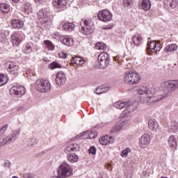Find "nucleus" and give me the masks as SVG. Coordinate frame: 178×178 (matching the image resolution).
Segmentation results:
<instances>
[{
  "label": "nucleus",
  "instance_id": "obj_1",
  "mask_svg": "<svg viewBox=\"0 0 178 178\" xmlns=\"http://www.w3.org/2000/svg\"><path fill=\"white\" fill-rule=\"evenodd\" d=\"M161 87L163 88V92L165 95H161L160 98L155 99L153 97L154 92L149 90L148 87H141L136 90L138 95H145V97H140V102L143 104H147V105H155L159 101L165 99L168 97V94L175 91L178 88V79L177 80H170L165 81L161 83Z\"/></svg>",
  "mask_w": 178,
  "mask_h": 178
},
{
  "label": "nucleus",
  "instance_id": "obj_2",
  "mask_svg": "<svg viewBox=\"0 0 178 178\" xmlns=\"http://www.w3.org/2000/svg\"><path fill=\"white\" fill-rule=\"evenodd\" d=\"M58 176H53L50 178H68L73 175V168L72 165L67 162H63L58 167Z\"/></svg>",
  "mask_w": 178,
  "mask_h": 178
},
{
  "label": "nucleus",
  "instance_id": "obj_3",
  "mask_svg": "<svg viewBox=\"0 0 178 178\" xmlns=\"http://www.w3.org/2000/svg\"><path fill=\"white\" fill-rule=\"evenodd\" d=\"M79 30L85 35L91 34L94 31V24L91 19H82L79 24Z\"/></svg>",
  "mask_w": 178,
  "mask_h": 178
},
{
  "label": "nucleus",
  "instance_id": "obj_4",
  "mask_svg": "<svg viewBox=\"0 0 178 178\" xmlns=\"http://www.w3.org/2000/svg\"><path fill=\"white\" fill-rule=\"evenodd\" d=\"M19 136H20V130L14 131L12 134H10L5 138L0 137V149L2 148V147H4V145L12 144L13 141H15L17 139Z\"/></svg>",
  "mask_w": 178,
  "mask_h": 178
},
{
  "label": "nucleus",
  "instance_id": "obj_5",
  "mask_svg": "<svg viewBox=\"0 0 178 178\" xmlns=\"http://www.w3.org/2000/svg\"><path fill=\"white\" fill-rule=\"evenodd\" d=\"M35 88L39 92H49L51 91V83L48 80L38 79L35 83Z\"/></svg>",
  "mask_w": 178,
  "mask_h": 178
},
{
  "label": "nucleus",
  "instance_id": "obj_6",
  "mask_svg": "<svg viewBox=\"0 0 178 178\" xmlns=\"http://www.w3.org/2000/svg\"><path fill=\"white\" fill-rule=\"evenodd\" d=\"M124 81L127 84H138L140 83V74L136 71H129L124 75Z\"/></svg>",
  "mask_w": 178,
  "mask_h": 178
},
{
  "label": "nucleus",
  "instance_id": "obj_7",
  "mask_svg": "<svg viewBox=\"0 0 178 178\" xmlns=\"http://www.w3.org/2000/svg\"><path fill=\"white\" fill-rule=\"evenodd\" d=\"M38 17L39 21L44 27H48L52 24V19L48 17V11L47 9L43 8L38 13Z\"/></svg>",
  "mask_w": 178,
  "mask_h": 178
},
{
  "label": "nucleus",
  "instance_id": "obj_8",
  "mask_svg": "<svg viewBox=\"0 0 178 178\" xmlns=\"http://www.w3.org/2000/svg\"><path fill=\"white\" fill-rule=\"evenodd\" d=\"M10 94L12 97L21 98V97H23L26 94V88L24 86H14L10 89Z\"/></svg>",
  "mask_w": 178,
  "mask_h": 178
},
{
  "label": "nucleus",
  "instance_id": "obj_9",
  "mask_svg": "<svg viewBox=\"0 0 178 178\" xmlns=\"http://www.w3.org/2000/svg\"><path fill=\"white\" fill-rule=\"evenodd\" d=\"M112 13L108 10H102L98 13L97 17L101 22H104V23H108V22H111L113 17Z\"/></svg>",
  "mask_w": 178,
  "mask_h": 178
},
{
  "label": "nucleus",
  "instance_id": "obj_10",
  "mask_svg": "<svg viewBox=\"0 0 178 178\" xmlns=\"http://www.w3.org/2000/svg\"><path fill=\"white\" fill-rule=\"evenodd\" d=\"M24 34L22 31H15L11 34L10 38L14 45H19L23 41Z\"/></svg>",
  "mask_w": 178,
  "mask_h": 178
},
{
  "label": "nucleus",
  "instance_id": "obj_11",
  "mask_svg": "<svg viewBox=\"0 0 178 178\" xmlns=\"http://www.w3.org/2000/svg\"><path fill=\"white\" fill-rule=\"evenodd\" d=\"M97 60L102 66H108L111 62V57L108 53L102 52L99 55Z\"/></svg>",
  "mask_w": 178,
  "mask_h": 178
},
{
  "label": "nucleus",
  "instance_id": "obj_12",
  "mask_svg": "<svg viewBox=\"0 0 178 178\" xmlns=\"http://www.w3.org/2000/svg\"><path fill=\"white\" fill-rule=\"evenodd\" d=\"M151 144V135L145 134L139 139V145L141 148H147Z\"/></svg>",
  "mask_w": 178,
  "mask_h": 178
},
{
  "label": "nucleus",
  "instance_id": "obj_13",
  "mask_svg": "<svg viewBox=\"0 0 178 178\" xmlns=\"http://www.w3.org/2000/svg\"><path fill=\"white\" fill-rule=\"evenodd\" d=\"M6 66L8 72L11 74H17L19 73V65H16L15 62L8 61L6 63Z\"/></svg>",
  "mask_w": 178,
  "mask_h": 178
},
{
  "label": "nucleus",
  "instance_id": "obj_14",
  "mask_svg": "<svg viewBox=\"0 0 178 178\" xmlns=\"http://www.w3.org/2000/svg\"><path fill=\"white\" fill-rule=\"evenodd\" d=\"M66 74L63 72L60 71L56 74V83L57 86H63L66 83Z\"/></svg>",
  "mask_w": 178,
  "mask_h": 178
},
{
  "label": "nucleus",
  "instance_id": "obj_15",
  "mask_svg": "<svg viewBox=\"0 0 178 178\" xmlns=\"http://www.w3.org/2000/svg\"><path fill=\"white\" fill-rule=\"evenodd\" d=\"M162 47L161 44L157 43L155 41H151L147 42V49H149L151 52H159Z\"/></svg>",
  "mask_w": 178,
  "mask_h": 178
},
{
  "label": "nucleus",
  "instance_id": "obj_16",
  "mask_svg": "<svg viewBox=\"0 0 178 178\" xmlns=\"http://www.w3.org/2000/svg\"><path fill=\"white\" fill-rule=\"evenodd\" d=\"M80 151V145L79 143H70L65 148V154H70V152H76Z\"/></svg>",
  "mask_w": 178,
  "mask_h": 178
},
{
  "label": "nucleus",
  "instance_id": "obj_17",
  "mask_svg": "<svg viewBox=\"0 0 178 178\" xmlns=\"http://www.w3.org/2000/svg\"><path fill=\"white\" fill-rule=\"evenodd\" d=\"M53 5L56 9H60V10H65L67 6V0H54Z\"/></svg>",
  "mask_w": 178,
  "mask_h": 178
},
{
  "label": "nucleus",
  "instance_id": "obj_18",
  "mask_svg": "<svg viewBox=\"0 0 178 178\" xmlns=\"http://www.w3.org/2000/svg\"><path fill=\"white\" fill-rule=\"evenodd\" d=\"M138 7L139 9L142 10H145V12L151 9V1L150 0H140L138 2Z\"/></svg>",
  "mask_w": 178,
  "mask_h": 178
},
{
  "label": "nucleus",
  "instance_id": "obj_19",
  "mask_svg": "<svg viewBox=\"0 0 178 178\" xmlns=\"http://www.w3.org/2000/svg\"><path fill=\"white\" fill-rule=\"evenodd\" d=\"M60 27L64 31H73L76 29V25L72 22H60L59 28Z\"/></svg>",
  "mask_w": 178,
  "mask_h": 178
},
{
  "label": "nucleus",
  "instance_id": "obj_20",
  "mask_svg": "<svg viewBox=\"0 0 178 178\" xmlns=\"http://www.w3.org/2000/svg\"><path fill=\"white\" fill-rule=\"evenodd\" d=\"M114 107L117 109H123V108H133V104L130 102L119 101L114 104Z\"/></svg>",
  "mask_w": 178,
  "mask_h": 178
},
{
  "label": "nucleus",
  "instance_id": "obj_21",
  "mask_svg": "<svg viewBox=\"0 0 178 178\" xmlns=\"http://www.w3.org/2000/svg\"><path fill=\"white\" fill-rule=\"evenodd\" d=\"M163 6L165 9H175L177 6V0H164Z\"/></svg>",
  "mask_w": 178,
  "mask_h": 178
},
{
  "label": "nucleus",
  "instance_id": "obj_22",
  "mask_svg": "<svg viewBox=\"0 0 178 178\" xmlns=\"http://www.w3.org/2000/svg\"><path fill=\"white\" fill-rule=\"evenodd\" d=\"M131 108L132 107L125 108L126 109L120 114V118H127V120H128V122L129 120H131Z\"/></svg>",
  "mask_w": 178,
  "mask_h": 178
},
{
  "label": "nucleus",
  "instance_id": "obj_23",
  "mask_svg": "<svg viewBox=\"0 0 178 178\" xmlns=\"http://www.w3.org/2000/svg\"><path fill=\"white\" fill-rule=\"evenodd\" d=\"M99 142L102 145H106L107 144L113 143V138L108 136H102L99 139Z\"/></svg>",
  "mask_w": 178,
  "mask_h": 178
},
{
  "label": "nucleus",
  "instance_id": "obj_24",
  "mask_svg": "<svg viewBox=\"0 0 178 178\" xmlns=\"http://www.w3.org/2000/svg\"><path fill=\"white\" fill-rule=\"evenodd\" d=\"M148 127L150 130H152L153 131H156V130H158V128L159 127V124H158V122H156V120L151 119L149 120Z\"/></svg>",
  "mask_w": 178,
  "mask_h": 178
},
{
  "label": "nucleus",
  "instance_id": "obj_25",
  "mask_svg": "<svg viewBox=\"0 0 178 178\" xmlns=\"http://www.w3.org/2000/svg\"><path fill=\"white\" fill-rule=\"evenodd\" d=\"M61 42L64 45H66L67 47H72L73 45V43L74 42V40L72 38H69L67 36H64L61 39Z\"/></svg>",
  "mask_w": 178,
  "mask_h": 178
},
{
  "label": "nucleus",
  "instance_id": "obj_26",
  "mask_svg": "<svg viewBox=\"0 0 178 178\" xmlns=\"http://www.w3.org/2000/svg\"><path fill=\"white\" fill-rule=\"evenodd\" d=\"M24 26L23 21L19 20V19H13L12 21V26L13 29H15V30H19V29H22Z\"/></svg>",
  "mask_w": 178,
  "mask_h": 178
},
{
  "label": "nucleus",
  "instance_id": "obj_27",
  "mask_svg": "<svg viewBox=\"0 0 178 178\" xmlns=\"http://www.w3.org/2000/svg\"><path fill=\"white\" fill-rule=\"evenodd\" d=\"M131 41L134 45L138 47V45H141V44H143V38H141L140 35H136L131 38Z\"/></svg>",
  "mask_w": 178,
  "mask_h": 178
},
{
  "label": "nucleus",
  "instance_id": "obj_28",
  "mask_svg": "<svg viewBox=\"0 0 178 178\" xmlns=\"http://www.w3.org/2000/svg\"><path fill=\"white\" fill-rule=\"evenodd\" d=\"M168 141L171 148H173L175 149L177 147V142L176 141V138L175 137V136H170V137L168 139Z\"/></svg>",
  "mask_w": 178,
  "mask_h": 178
},
{
  "label": "nucleus",
  "instance_id": "obj_29",
  "mask_svg": "<svg viewBox=\"0 0 178 178\" xmlns=\"http://www.w3.org/2000/svg\"><path fill=\"white\" fill-rule=\"evenodd\" d=\"M176 49H177V44H171L167 45L164 48V52H165L166 54H169V52H174V51H176Z\"/></svg>",
  "mask_w": 178,
  "mask_h": 178
},
{
  "label": "nucleus",
  "instance_id": "obj_30",
  "mask_svg": "<svg viewBox=\"0 0 178 178\" xmlns=\"http://www.w3.org/2000/svg\"><path fill=\"white\" fill-rule=\"evenodd\" d=\"M67 158L70 163H75V162L79 161V156L74 153L67 154Z\"/></svg>",
  "mask_w": 178,
  "mask_h": 178
},
{
  "label": "nucleus",
  "instance_id": "obj_31",
  "mask_svg": "<svg viewBox=\"0 0 178 178\" xmlns=\"http://www.w3.org/2000/svg\"><path fill=\"white\" fill-rule=\"evenodd\" d=\"M22 12L25 13V15H29V13H31L33 12V9L31 8V4L30 3H26L22 8Z\"/></svg>",
  "mask_w": 178,
  "mask_h": 178
},
{
  "label": "nucleus",
  "instance_id": "obj_32",
  "mask_svg": "<svg viewBox=\"0 0 178 178\" xmlns=\"http://www.w3.org/2000/svg\"><path fill=\"white\" fill-rule=\"evenodd\" d=\"M33 51V48L31 47V44L30 43H26L22 47V51L24 54H31Z\"/></svg>",
  "mask_w": 178,
  "mask_h": 178
},
{
  "label": "nucleus",
  "instance_id": "obj_33",
  "mask_svg": "<svg viewBox=\"0 0 178 178\" xmlns=\"http://www.w3.org/2000/svg\"><path fill=\"white\" fill-rule=\"evenodd\" d=\"M0 10L2 12V13L6 14L9 13V10H10V7L8 3H1L0 5Z\"/></svg>",
  "mask_w": 178,
  "mask_h": 178
},
{
  "label": "nucleus",
  "instance_id": "obj_34",
  "mask_svg": "<svg viewBox=\"0 0 178 178\" xmlns=\"http://www.w3.org/2000/svg\"><path fill=\"white\" fill-rule=\"evenodd\" d=\"M44 44L45 45V47L47 48V49H49V51H54V49H55V45H54V44H52L51 41L44 40Z\"/></svg>",
  "mask_w": 178,
  "mask_h": 178
},
{
  "label": "nucleus",
  "instance_id": "obj_35",
  "mask_svg": "<svg viewBox=\"0 0 178 178\" xmlns=\"http://www.w3.org/2000/svg\"><path fill=\"white\" fill-rule=\"evenodd\" d=\"M134 0H123L122 1L123 6L124 8H127L128 9H130V8H132L133 5H134Z\"/></svg>",
  "mask_w": 178,
  "mask_h": 178
},
{
  "label": "nucleus",
  "instance_id": "obj_36",
  "mask_svg": "<svg viewBox=\"0 0 178 178\" xmlns=\"http://www.w3.org/2000/svg\"><path fill=\"white\" fill-rule=\"evenodd\" d=\"M73 62L75 63V65L81 66V65L84 64V59L81 57L76 56L73 58Z\"/></svg>",
  "mask_w": 178,
  "mask_h": 178
},
{
  "label": "nucleus",
  "instance_id": "obj_37",
  "mask_svg": "<svg viewBox=\"0 0 178 178\" xmlns=\"http://www.w3.org/2000/svg\"><path fill=\"white\" fill-rule=\"evenodd\" d=\"M129 123V120H124L122 122L117 123L115 127L117 129V131H120L122 130V127L124 126V124H127Z\"/></svg>",
  "mask_w": 178,
  "mask_h": 178
},
{
  "label": "nucleus",
  "instance_id": "obj_38",
  "mask_svg": "<svg viewBox=\"0 0 178 178\" xmlns=\"http://www.w3.org/2000/svg\"><path fill=\"white\" fill-rule=\"evenodd\" d=\"M8 83V77H6L4 74H0V87L2 86H5Z\"/></svg>",
  "mask_w": 178,
  "mask_h": 178
},
{
  "label": "nucleus",
  "instance_id": "obj_39",
  "mask_svg": "<svg viewBox=\"0 0 178 178\" xmlns=\"http://www.w3.org/2000/svg\"><path fill=\"white\" fill-rule=\"evenodd\" d=\"M106 91H108V88L98 87L95 90V93L97 94V95H99V94H104V92H106Z\"/></svg>",
  "mask_w": 178,
  "mask_h": 178
},
{
  "label": "nucleus",
  "instance_id": "obj_40",
  "mask_svg": "<svg viewBox=\"0 0 178 178\" xmlns=\"http://www.w3.org/2000/svg\"><path fill=\"white\" fill-rule=\"evenodd\" d=\"M170 129L173 131V133H175V131H177L178 130V122L176 121L171 122Z\"/></svg>",
  "mask_w": 178,
  "mask_h": 178
},
{
  "label": "nucleus",
  "instance_id": "obj_41",
  "mask_svg": "<svg viewBox=\"0 0 178 178\" xmlns=\"http://www.w3.org/2000/svg\"><path fill=\"white\" fill-rule=\"evenodd\" d=\"M96 49L105 51L106 49V44L104 42H97L95 45Z\"/></svg>",
  "mask_w": 178,
  "mask_h": 178
},
{
  "label": "nucleus",
  "instance_id": "obj_42",
  "mask_svg": "<svg viewBox=\"0 0 178 178\" xmlns=\"http://www.w3.org/2000/svg\"><path fill=\"white\" fill-rule=\"evenodd\" d=\"M86 134L88 135V138L91 139L92 138H95V137H97V136H98V132H97V131H88L86 132Z\"/></svg>",
  "mask_w": 178,
  "mask_h": 178
},
{
  "label": "nucleus",
  "instance_id": "obj_43",
  "mask_svg": "<svg viewBox=\"0 0 178 178\" xmlns=\"http://www.w3.org/2000/svg\"><path fill=\"white\" fill-rule=\"evenodd\" d=\"M50 68L51 69V70H54V69H60L61 66L60 64L56 63V62H53L51 63H50Z\"/></svg>",
  "mask_w": 178,
  "mask_h": 178
},
{
  "label": "nucleus",
  "instance_id": "obj_44",
  "mask_svg": "<svg viewBox=\"0 0 178 178\" xmlns=\"http://www.w3.org/2000/svg\"><path fill=\"white\" fill-rule=\"evenodd\" d=\"M131 150H130V148L127 147L125 149L122 150L121 153V156L126 157L127 155H129V152H131Z\"/></svg>",
  "mask_w": 178,
  "mask_h": 178
},
{
  "label": "nucleus",
  "instance_id": "obj_45",
  "mask_svg": "<svg viewBox=\"0 0 178 178\" xmlns=\"http://www.w3.org/2000/svg\"><path fill=\"white\" fill-rule=\"evenodd\" d=\"M6 41H8L6 35L3 33H0V42H1L2 44H5Z\"/></svg>",
  "mask_w": 178,
  "mask_h": 178
},
{
  "label": "nucleus",
  "instance_id": "obj_46",
  "mask_svg": "<svg viewBox=\"0 0 178 178\" xmlns=\"http://www.w3.org/2000/svg\"><path fill=\"white\" fill-rule=\"evenodd\" d=\"M8 125L5 124L1 129H0V137L5 134V131L8 129Z\"/></svg>",
  "mask_w": 178,
  "mask_h": 178
},
{
  "label": "nucleus",
  "instance_id": "obj_47",
  "mask_svg": "<svg viewBox=\"0 0 178 178\" xmlns=\"http://www.w3.org/2000/svg\"><path fill=\"white\" fill-rule=\"evenodd\" d=\"M90 154H92V155H95L97 154V148L94 146H91L89 149Z\"/></svg>",
  "mask_w": 178,
  "mask_h": 178
},
{
  "label": "nucleus",
  "instance_id": "obj_48",
  "mask_svg": "<svg viewBox=\"0 0 178 178\" xmlns=\"http://www.w3.org/2000/svg\"><path fill=\"white\" fill-rule=\"evenodd\" d=\"M26 77H31V76H34V72L33 70H28L26 71Z\"/></svg>",
  "mask_w": 178,
  "mask_h": 178
},
{
  "label": "nucleus",
  "instance_id": "obj_49",
  "mask_svg": "<svg viewBox=\"0 0 178 178\" xmlns=\"http://www.w3.org/2000/svg\"><path fill=\"white\" fill-rule=\"evenodd\" d=\"M17 112L19 114L24 113V112H26V109L24 106H21L17 109Z\"/></svg>",
  "mask_w": 178,
  "mask_h": 178
},
{
  "label": "nucleus",
  "instance_id": "obj_50",
  "mask_svg": "<svg viewBox=\"0 0 178 178\" xmlns=\"http://www.w3.org/2000/svg\"><path fill=\"white\" fill-rule=\"evenodd\" d=\"M60 57L63 58V59H66V58H67V54L62 51L60 53Z\"/></svg>",
  "mask_w": 178,
  "mask_h": 178
},
{
  "label": "nucleus",
  "instance_id": "obj_51",
  "mask_svg": "<svg viewBox=\"0 0 178 178\" xmlns=\"http://www.w3.org/2000/svg\"><path fill=\"white\" fill-rule=\"evenodd\" d=\"M111 133H112L113 134H115L116 133H119V131H118V129H116V127L115 126L111 129Z\"/></svg>",
  "mask_w": 178,
  "mask_h": 178
},
{
  "label": "nucleus",
  "instance_id": "obj_52",
  "mask_svg": "<svg viewBox=\"0 0 178 178\" xmlns=\"http://www.w3.org/2000/svg\"><path fill=\"white\" fill-rule=\"evenodd\" d=\"M44 0H35V3L37 5H42L44 3Z\"/></svg>",
  "mask_w": 178,
  "mask_h": 178
},
{
  "label": "nucleus",
  "instance_id": "obj_53",
  "mask_svg": "<svg viewBox=\"0 0 178 178\" xmlns=\"http://www.w3.org/2000/svg\"><path fill=\"white\" fill-rule=\"evenodd\" d=\"M113 26L112 25H108L106 26H104L103 29L104 30H111V29H113Z\"/></svg>",
  "mask_w": 178,
  "mask_h": 178
},
{
  "label": "nucleus",
  "instance_id": "obj_54",
  "mask_svg": "<svg viewBox=\"0 0 178 178\" xmlns=\"http://www.w3.org/2000/svg\"><path fill=\"white\" fill-rule=\"evenodd\" d=\"M24 178H33V176L30 173H26L24 175Z\"/></svg>",
  "mask_w": 178,
  "mask_h": 178
},
{
  "label": "nucleus",
  "instance_id": "obj_55",
  "mask_svg": "<svg viewBox=\"0 0 178 178\" xmlns=\"http://www.w3.org/2000/svg\"><path fill=\"white\" fill-rule=\"evenodd\" d=\"M4 165L6 166V168H10V162H9V161L5 162Z\"/></svg>",
  "mask_w": 178,
  "mask_h": 178
},
{
  "label": "nucleus",
  "instance_id": "obj_56",
  "mask_svg": "<svg viewBox=\"0 0 178 178\" xmlns=\"http://www.w3.org/2000/svg\"><path fill=\"white\" fill-rule=\"evenodd\" d=\"M13 2H15V3H17L20 0H12Z\"/></svg>",
  "mask_w": 178,
  "mask_h": 178
},
{
  "label": "nucleus",
  "instance_id": "obj_57",
  "mask_svg": "<svg viewBox=\"0 0 178 178\" xmlns=\"http://www.w3.org/2000/svg\"><path fill=\"white\" fill-rule=\"evenodd\" d=\"M119 59V57L117 56V57H114V60H118Z\"/></svg>",
  "mask_w": 178,
  "mask_h": 178
},
{
  "label": "nucleus",
  "instance_id": "obj_58",
  "mask_svg": "<svg viewBox=\"0 0 178 178\" xmlns=\"http://www.w3.org/2000/svg\"><path fill=\"white\" fill-rule=\"evenodd\" d=\"M29 145H34V143H29Z\"/></svg>",
  "mask_w": 178,
  "mask_h": 178
},
{
  "label": "nucleus",
  "instance_id": "obj_59",
  "mask_svg": "<svg viewBox=\"0 0 178 178\" xmlns=\"http://www.w3.org/2000/svg\"><path fill=\"white\" fill-rule=\"evenodd\" d=\"M12 178H19V177H17V176H14Z\"/></svg>",
  "mask_w": 178,
  "mask_h": 178
}]
</instances>
